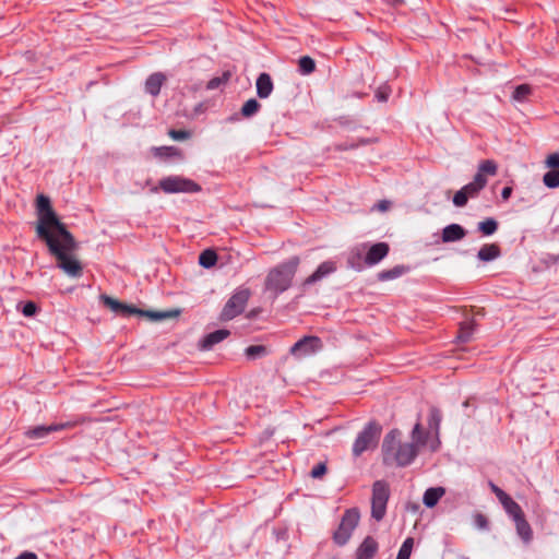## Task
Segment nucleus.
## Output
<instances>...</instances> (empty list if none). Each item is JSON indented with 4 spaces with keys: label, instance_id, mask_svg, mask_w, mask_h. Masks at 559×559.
<instances>
[{
    "label": "nucleus",
    "instance_id": "nucleus-38",
    "mask_svg": "<svg viewBox=\"0 0 559 559\" xmlns=\"http://www.w3.org/2000/svg\"><path fill=\"white\" fill-rule=\"evenodd\" d=\"M231 73L229 71H225L222 76L213 78L207 82V90H215L219 87L222 84H225L229 81Z\"/></svg>",
    "mask_w": 559,
    "mask_h": 559
},
{
    "label": "nucleus",
    "instance_id": "nucleus-5",
    "mask_svg": "<svg viewBox=\"0 0 559 559\" xmlns=\"http://www.w3.org/2000/svg\"><path fill=\"white\" fill-rule=\"evenodd\" d=\"M390 498V487L384 480H377L372 485L371 495V516L376 521H381L386 513V504Z\"/></svg>",
    "mask_w": 559,
    "mask_h": 559
},
{
    "label": "nucleus",
    "instance_id": "nucleus-29",
    "mask_svg": "<svg viewBox=\"0 0 559 559\" xmlns=\"http://www.w3.org/2000/svg\"><path fill=\"white\" fill-rule=\"evenodd\" d=\"M441 412L437 407H431L428 418L429 428L435 431L436 435L439 433L440 424H441Z\"/></svg>",
    "mask_w": 559,
    "mask_h": 559
},
{
    "label": "nucleus",
    "instance_id": "nucleus-13",
    "mask_svg": "<svg viewBox=\"0 0 559 559\" xmlns=\"http://www.w3.org/2000/svg\"><path fill=\"white\" fill-rule=\"evenodd\" d=\"M367 245L360 243L353 247L347 255V264L350 269L360 271L365 265Z\"/></svg>",
    "mask_w": 559,
    "mask_h": 559
},
{
    "label": "nucleus",
    "instance_id": "nucleus-27",
    "mask_svg": "<svg viewBox=\"0 0 559 559\" xmlns=\"http://www.w3.org/2000/svg\"><path fill=\"white\" fill-rule=\"evenodd\" d=\"M477 229L484 236H491L498 230V222L492 217L486 218L478 223Z\"/></svg>",
    "mask_w": 559,
    "mask_h": 559
},
{
    "label": "nucleus",
    "instance_id": "nucleus-17",
    "mask_svg": "<svg viewBox=\"0 0 559 559\" xmlns=\"http://www.w3.org/2000/svg\"><path fill=\"white\" fill-rule=\"evenodd\" d=\"M466 236V230L459 224H450L442 230L443 242H455Z\"/></svg>",
    "mask_w": 559,
    "mask_h": 559
},
{
    "label": "nucleus",
    "instance_id": "nucleus-26",
    "mask_svg": "<svg viewBox=\"0 0 559 559\" xmlns=\"http://www.w3.org/2000/svg\"><path fill=\"white\" fill-rule=\"evenodd\" d=\"M474 331H475V323L473 320H468V321L461 323L460 331L457 334V340L462 343L469 342L473 336Z\"/></svg>",
    "mask_w": 559,
    "mask_h": 559
},
{
    "label": "nucleus",
    "instance_id": "nucleus-32",
    "mask_svg": "<svg viewBox=\"0 0 559 559\" xmlns=\"http://www.w3.org/2000/svg\"><path fill=\"white\" fill-rule=\"evenodd\" d=\"M298 64H299V71L304 75L312 73L316 69L314 60L312 58H310L309 56L301 57L298 61Z\"/></svg>",
    "mask_w": 559,
    "mask_h": 559
},
{
    "label": "nucleus",
    "instance_id": "nucleus-28",
    "mask_svg": "<svg viewBox=\"0 0 559 559\" xmlns=\"http://www.w3.org/2000/svg\"><path fill=\"white\" fill-rule=\"evenodd\" d=\"M407 272V267L404 265H396L391 270L382 271L378 274L380 281H390L400 277Z\"/></svg>",
    "mask_w": 559,
    "mask_h": 559
},
{
    "label": "nucleus",
    "instance_id": "nucleus-42",
    "mask_svg": "<svg viewBox=\"0 0 559 559\" xmlns=\"http://www.w3.org/2000/svg\"><path fill=\"white\" fill-rule=\"evenodd\" d=\"M36 311H37V306L33 301L26 302L22 308V313L25 317H32L36 313Z\"/></svg>",
    "mask_w": 559,
    "mask_h": 559
},
{
    "label": "nucleus",
    "instance_id": "nucleus-46",
    "mask_svg": "<svg viewBox=\"0 0 559 559\" xmlns=\"http://www.w3.org/2000/svg\"><path fill=\"white\" fill-rule=\"evenodd\" d=\"M391 207V202L388 201V200H382L380 202H378L376 205H374V209L380 211V212H385L388 211L389 209Z\"/></svg>",
    "mask_w": 559,
    "mask_h": 559
},
{
    "label": "nucleus",
    "instance_id": "nucleus-47",
    "mask_svg": "<svg viewBox=\"0 0 559 559\" xmlns=\"http://www.w3.org/2000/svg\"><path fill=\"white\" fill-rule=\"evenodd\" d=\"M475 520H476V524L478 527H480V528L487 527V519L483 514H477Z\"/></svg>",
    "mask_w": 559,
    "mask_h": 559
},
{
    "label": "nucleus",
    "instance_id": "nucleus-33",
    "mask_svg": "<svg viewBox=\"0 0 559 559\" xmlns=\"http://www.w3.org/2000/svg\"><path fill=\"white\" fill-rule=\"evenodd\" d=\"M246 356L249 359H257L267 354V348L263 345H251L245 350Z\"/></svg>",
    "mask_w": 559,
    "mask_h": 559
},
{
    "label": "nucleus",
    "instance_id": "nucleus-35",
    "mask_svg": "<svg viewBox=\"0 0 559 559\" xmlns=\"http://www.w3.org/2000/svg\"><path fill=\"white\" fill-rule=\"evenodd\" d=\"M532 88L527 84H522L515 87L512 94V98L516 102H524L531 94Z\"/></svg>",
    "mask_w": 559,
    "mask_h": 559
},
{
    "label": "nucleus",
    "instance_id": "nucleus-19",
    "mask_svg": "<svg viewBox=\"0 0 559 559\" xmlns=\"http://www.w3.org/2000/svg\"><path fill=\"white\" fill-rule=\"evenodd\" d=\"M257 95L260 98H267L273 91V82L267 73H261L255 82Z\"/></svg>",
    "mask_w": 559,
    "mask_h": 559
},
{
    "label": "nucleus",
    "instance_id": "nucleus-36",
    "mask_svg": "<svg viewBox=\"0 0 559 559\" xmlns=\"http://www.w3.org/2000/svg\"><path fill=\"white\" fill-rule=\"evenodd\" d=\"M154 155L157 157L180 156V152L175 146H160L154 148Z\"/></svg>",
    "mask_w": 559,
    "mask_h": 559
},
{
    "label": "nucleus",
    "instance_id": "nucleus-25",
    "mask_svg": "<svg viewBox=\"0 0 559 559\" xmlns=\"http://www.w3.org/2000/svg\"><path fill=\"white\" fill-rule=\"evenodd\" d=\"M514 523H515V527H516V532H518L519 536L525 543L531 542V539L533 537V532H532V528H531L530 524L525 520L524 515H522V516L518 518L516 520H514Z\"/></svg>",
    "mask_w": 559,
    "mask_h": 559
},
{
    "label": "nucleus",
    "instance_id": "nucleus-41",
    "mask_svg": "<svg viewBox=\"0 0 559 559\" xmlns=\"http://www.w3.org/2000/svg\"><path fill=\"white\" fill-rule=\"evenodd\" d=\"M168 134L175 141L186 140L190 136V133L185 130H169Z\"/></svg>",
    "mask_w": 559,
    "mask_h": 559
},
{
    "label": "nucleus",
    "instance_id": "nucleus-40",
    "mask_svg": "<svg viewBox=\"0 0 559 559\" xmlns=\"http://www.w3.org/2000/svg\"><path fill=\"white\" fill-rule=\"evenodd\" d=\"M545 166L550 170H559V153H551L545 159Z\"/></svg>",
    "mask_w": 559,
    "mask_h": 559
},
{
    "label": "nucleus",
    "instance_id": "nucleus-24",
    "mask_svg": "<svg viewBox=\"0 0 559 559\" xmlns=\"http://www.w3.org/2000/svg\"><path fill=\"white\" fill-rule=\"evenodd\" d=\"M506 512L514 520L524 515L521 507L509 495L500 501Z\"/></svg>",
    "mask_w": 559,
    "mask_h": 559
},
{
    "label": "nucleus",
    "instance_id": "nucleus-34",
    "mask_svg": "<svg viewBox=\"0 0 559 559\" xmlns=\"http://www.w3.org/2000/svg\"><path fill=\"white\" fill-rule=\"evenodd\" d=\"M260 109V104L257 99L250 98L248 99L241 107V114L243 117H251L258 112Z\"/></svg>",
    "mask_w": 559,
    "mask_h": 559
},
{
    "label": "nucleus",
    "instance_id": "nucleus-12",
    "mask_svg": "<svg viewBox=\"0 0 559 559\" xmlns=\"http://www.w3.org/2000/svg\"><path fill=\"white\" fill-rule=\"evenodd\" d=\"M389 253V246L385 242H378L369 248L367 247L365 264L366 265H374L379 263L382 259H384Z\"/></svg>",
    "mask_w": 559,
    "mask_h": 559
},
{
    "label": "nucleus",
    "instance_id": "nucleus-20",
    "mask_svg": "<svg viewBox=\"0 0 559 559\" xmlns=\"http://www.w3.org/2000/svg\"><path fill=\"white\" fill-rule=\"evenodd\" d=\"M102 300L108 308H110L116 313L130 316V314H134L135 311H138L136 308L121 304L118 300H116L109 296H105V295L102 296Z\"/></svg>",
    "mask_w": 559,
    "mask_h": 559
},
{
    "label": "nucleus",
    "instance_id": "nucleus-14",
    "mask_svg": "<svg viewBox=\"0 0 559 559\" xmlns=\"http://www.w3.org/2000/svg\"><path fill=\"white\" fill-rule=\"evenodd\" d=\"M70 426H71L70 423L59 424V425H49V426H37V427L29 428L28 430H26L25 436L28 439L38 440V439H43V438L47 437L49 433H51L53 431H58V430H61V429L70 427Z\"/></svg>",
    "mask_w": 559,
    "mask_h": 559
},
{
    "label": "nucleus",
    "instance_id": "nucleus-16",
    "mask_svg": "<svg viewBox=\"0 0 559 559\" xmlns=\"http://www.w3.org/2000/svg\"><path fill=\"white\" fill-rule=\"evenodd\" d=\"M378 551V543L368 536L364 539L356 551V559H371Z\"/></svg>",
    "mask_w": 559,
    "mask_h": 559
},
{
    "label": "nucleus",
    "instance_id": "nucleus-31",
    "mask_svg": "<svg viewBox=\"0 0 559 559\" xmlns=\"http://www.w3.org/2000/svg\"><path fill=\"white\" fill-rule=\"evenodd\" d=\"M216 261H217V255L212 250H205L199 257V263L203 267H206V269L212 267L213 265H215Z\"/></svg>",
    "mask_w": 559,
    "mask_h": 559
},
{
    "label": "nucleus",
    "instance_id": "nucleus-7",
    "mask_svg": "<svg viewBox=\"0 0 559 559\" xmlns=\"http://www.w3.org/2000/svg\"><path fill=\"white\" fill-rule=\"evenodd\" d=\"M381 428L379 425L374 423L368 424L357 436L353 445V454L355 456H359L362 454V452L374 448L378 443Z\"/></svg>",
    "mask_w": 559,
    "mask_h": 559
},
{
    "label": "nucleus",
    "instance_id": "nucleus-37",
    "mask_svg": "<svg viewBox=\"0 0 559 559\" xmlns=\"http://www.w3.org/2000/svg\"><path fill=\"white\" fill-rule=\"evenodd\" d=\"M413 545L414 539L412 537L406 538L399 550L396 559H409Z\"/></svg>",
    "mask_w": 559,
    "mask_h": 559
},
{
    "label": "nucleus",
    "instance_id": "nucleus-23",
    "mask_svg": "<svg viewBox=\"0 0 559 559\" xmlns=\"http://www.w3.org/2000/svg\"><path fill=\"white\" fill-rule=\"evenodd\" d=\"M498 171V165L492 159L481 160L478 165V169L475 176H480L483 180H487V176H496Z\"/></svg>",
    "mask_w": 559,
    "mask_h": 559
},
{
    "label": "nucleus",
    "instance_id": "nucleus-15",
    "mask_svg": "<svg viewBox=\"0 0 559 559\" xmlns=\"http://www.w3.org/2000/svg\"><path fill=\"white\" fill-rule=\"evenodd\" d=\"M228 330H217L207 335H205L199 343V348L202 350H210L214 347V345L221 343L226 337H228Z\"/></svg>",
    "mask_w": 559,
    "mask_h": 559
},
{
    "label": "nucleus",
    "instance_id": "nucleus-21",
    "mask_svg": "<svg viewBox=\"0 0 559 559\" xmlns=\"http://www.w3.org/2000/svg\"><path fill=\"white\" fill-rule=\"evenodd\" d=\"M444 493L445 489L443 487L428 488L424 493L423 502L427 508H433Z\"/></svg>",
    "mask_w": 559,
    "mask_h": 559
},
{
    "label": "nucleus",
    "instance_id": "nucleus-11",
    "mask_svg": "<svg viewBox=\"0 0 559 559\" xmlns=\"http://www.w3.org/2000/svg\"><path fill=\"white\" fill-rule=\"evenodd\" d=\"M337 266L334 261H324L322 262L317 270L309 275L302 283L304 286H309L316 284L323 278L328 277L332 273L336 271Z\"/></svg>",
    "mask_w": 559,
    "mask_h": 559
},
{
    "label": "nucleus",
    "instance_id": "nucleus-6",
    "mask_svg": "<svg viewBox=\"0 0 559 559\" xmlns=\"http://www.w3.org/2000/svg\"><path fill=\"white\" fill-rule=\"evenodd\" d=\"M359 519L360 514L357 509H348L345 511L341 523L333 535V539L337 545L344 546L349 540L354 530L359 523Z\"/></svg>",
    "mask_w": 559,
    "mask_h": 559
},
{
    "label": "nucleus",
    "instance_id": "nucleus-4",
    "mask_svg": "<svg viewBox=\"0 0 559 559\" xmlns=\"http://www.w3.org/2000/svg\"><path fill=\"white\" fill-rule=\"evenodd\" d=\"M251 296L249 288L240 287L234 292V294L226 301L221 314V321H230L237 316L241 314L248 304Z\"/></svg>",
    "mask_w": 559,
    "mask_h": 559
},
{
    "label": "nucleus",
    "instance_id": "nucleus-1",
    "mask_svg": "<svg viewBox=\"0 0 559 559\" xmlns=\"http://www.w3.org/2000/svg\"><path fill=\"white\" fill-rule=\"evenodd\" d=\"M36 214V234L45 240L50 253L58 259V266L69 276L80 277L82 265L70 254L75 248L74 239L52 210L48 197L44 194L37 197Z\"/></svg>",
    "mask_w": 559,
    "mask_h": 559
},
{
    "label": "nucleus",
    "instance_id": "nucleus-10",
    "mask_svg": "<svg viewBox=\"0 0 559 559\" xmlns=\"http://www.w3.org/2000/svg\"><path fill=\"white\" fill-rule=\"evenodd\" d=\"M322 347L321 340L317 336H305L299 340L290 349L293 355L307 356L320 350Z\"/></svg>",
    "mask_w": 559,
    "mask_h": 559
},
{
    "label": "nucleus",
    "instance_id": "nucleus-18",
    "mask_svg": "<svg viewBox=\"0 0 559 559\" xmlns=\"http://www.w3.org/2000/svg\"><path fill=\"white\" fill-rule=\"evenodd\" d=\"M165 81L166 76L162 72L153 73L146 79L145 91L152 96H157Z\"/></svg>",
    "mask_w": 559,
    "mask_h": 559
},
{
    "label": "nucleus",
    "instance_id": "nucleus-49",
    "mask_svg": "<svg viewBox=\"0 0 559 559\" xmlns=\"http://www.w3.org/2000/svg\"><path fill=\"white\" fill-rule=\"evenodd\" d=\"M511 193H512V188L511 187H504L501 191V198L507 201L510 197H511Z\"/></svg>",
    "mask_w": 559,
    "mask_h": 559
},
{
    "label": "nucleus",
    "instance_id": "nucleus-3",
    "mask_svg": "<svg viewBox=\"0 0 559 559\" xmlns=\"http://www.w3.org/2000/svg\"><path fill=\"white\" fill-rule=\"evenodd\" d=\"M298 265L299 258L293 257L287 262L270 271L265 281L266 289L272 290L275 294H280L288 289Z\"/></svg>",
    "mask_w": 559,
    "mask_h": 559
},
{
    "label": "nucleus",
    "instance_id": "nucleus-30",
    "mask_svg": "<svg viewBox=\"0 0 559 559\" xmlns=\"http://www.w3.org/2000/svg\"><path fill=\"white\" fill-rule=\"evenodd\" d=\"M543 183L549 189L559 187V170H549L543 176Z\"/></svg>",
    "mask_w": 559,
    "mask_h": 559
},
{
    "label": "nucleus",
    "instance_id": "nucleus-44",
    "mask_svg": "<svg viewBox=\"0 0 559 559\" xmlns=\"http://www.w3.org/2000/svg\"><path fill=\"white\" fill-rule=\"evenodd\" d=\"M413 442H415L417 445L418 443H423L421 441V425L420 423H417L413 428Z\"/></svg>",
    "mask_w": 559,
    "mask_h": 559
},
{
    "label": "nucleus",
    "instance_id": "nucleus-2",
    "mask_svg": "<svg viewBox=\"0 0 559 559\" xmlns=\"http://www.w3.org/2000/svg\"><path fill=\"white\" fill-rule=\"evenodd\" d=\"M400 436L397 429L391 430L384 437L382 452L385 461L392 459L399 466H406L417 455L418 447L415 442L401 443Z\"/></svg>",
    "mask_w": 559,
    "mask_h": 559
},
{
    "label": "nucleus",
    "instance_id": "nucleus-8",
    "mask_svg": "<svg viewBox=\"0 0 559 559\" xmlns=\"http://www.w3.org/2000/svg\"><path fill=\"white\" fill-rule=\"evenodd\" d=\"M159 188L165 193H192L201 190L197 182L180 176H168L163 178L159 181Z\"/></svg>",
    "mask_w": 559,
    "mask_h": 559
},
{
    "label": "nucleus",
    "instance_id": "nucleus-22",
    "mask_svg": "<svg viewBox=\"0 0 559 559\" xmlns=\"http://www.w3.org/2000/svg\"><path fill=\"white\" fill-rule=\"evenodd\" d=\"M500 255V249L496 243L484 245L478 253L477 258L483 262H490Z\"/></svg>",
    "mask_w": 559,
    "mask_h": 559
},
{
    "label": "nucleus",
    "instance_id": "nucleus-39",
    "mask_svg": "<svg viewBox=\"0 0 559 559\" xmlns=\"http://www.w3.org/2000/svg\"><path fill=\"white\" fill-rule=\"evenodd\" d=\"M134 314L145 316L152 321H160L163 319L170 318L173 316V313H170V312L143 311V310H139V309H138V311H135Z\"/></svg>",
    "mask_w": 559,
    "mask_h": 559
},
{
    "label": "nucleus",
    "instance_id": "nucleus-45",
    "mask_svg": "<svg viewBox=\"0 0 559 559\" xmlns=\"http://www.w3.org/2000/svg\"><path fill=\"white\" fill-rule=\"evenodd\" d=\"M489 487L492 490V492L496 495V497L498 498L499 501H501L502 499H504L508 496L502 489H500L493 483H489Z\"/></svg>",
    "mask_w": 559,
    "mask_h": 559
},
{
    "label": "nucleus",
    "instance_id": "nucleus-9",
    "mask_svg": "<svg viewBox=\"0 0 559 559\" xmlns=\"http://www.w3.org/2000/svg\"><path fill=\"white\" fill-rule=\"evenodd\" d=\"M487 180H483L480 176H474L472 182L465 185L453 197V204L457 207L466 205L469 198H476L478 193L486 187Z\"/></svg>",
    "mask_w": 559,
    "mask_h": 559
},
{
    "label": "nucleus",
    "instance_id": "nucleus-50",
    "mask_svg": "<svg viewBox=\"0 0 559 559\" xmlns=\"http://www.w3.org/2000/svg\"><path fill=\"white\" fill-rule=\"evenodd\" d=\"M377 97H378L380 100H386L388 95H386L384 92L379 91V92L377 93Z\"/></svg>",
    "mask_w": 559,
    "mask_h": 559
},
{
    "label": "nucleus",
    "instance_id": "nucleus-48",
    "mask_svg": "<svg viewBox=\"0 0 559 559\" xmlns=\"http://www.w3.org/2000/svg\"><path fill=\"white\" fill-rule=\"evenodd\" d=\"M15 559H37V556L34 552L24 551L21 555H19Z\"/></svg>",
    "mask_w": 559,
    "mask_h": 559
},
{
    "label": "nucleus",
    "instance_id": "nucleus-43",
    "mask_svg": "<svg viewBox=\"0 0 559 559\" xmlns=\"http://www.w3.org/2000/svg\"><path fill=\"white\" fill-rule=\"evenodd\" d=\"M326 473V466L324 463H319L318 465H316L312 471H311V476L313 478H320L322 477L324 474Z\"/></svg>",
    "mask_w": 559,
    "mask_h": 559
}]
</instances>
